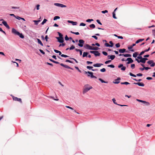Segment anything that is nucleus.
I'll return each instance as SVG.
<instances>
[{"mask_svg":"<svg viewBox=\"0 0 155 155\" xmlns=\"http://www.w3.org/2000/svg\"><path fill=\"white\" fill-rule=\"evenodd\" d=\"M85 48L87 49L91 50L92 48V46L89 45L88 44H86L85 46Z\"/></svg>","mask_w":155,"mask_h":155,"instance_id":"18","label":"nucleus"},{"mask_svg":"<svg viewBox=\"0 0 155 155\" xmlns=\"http://www.w3.org/2000/svg\"><path fill=\"white\" fill-rule=\"evenodd\" d=\"M93 19H88L86 20V21L87 22H90L91 21H93Z\"/></svg>","mask_w":155,"mask_h":155,"instance_id":"44","label":"nucleus"},{"mask_svg":"<svg viewBox=\"0 0 155 155\" xmlns=\"http://www.w3.org/2000/svg\"><path fill=\"white\" fill-rule=\"evenodd\" d=\"M135 84H137L139 86L143 87L144 86V84L143 83L140 82H138L137 83H134Z\"/></svg>","mask_w":155,"mask_h":155,"instance_id":"19","label":"nucleus"},{"mask_svg":"<svg viewBox=\"0 0 155 155\" xmlns=\"http://www.w3.org/2000/svg\"><path fill=\"white\" fill-rule=\"evenodd\" d=\"M99 80L102 83H108V82L107 81H105L102 79L101 78H99Z\"/></svg>","mask_w":155,"mask_h":155,"instance_id":"28","label":"nucleus"},{"mask_svg":"<svg viewBox=\"0 0 155 155\" xmlns=\"http://www.w3.org/2000/svg\"><path fill=\"white\" fill-rule=\"evenodd\" d=\"M113 17L114 19H117V18L115 16V12H113Z\"/></svg>","mask_w":155,"mask_h":155,"instance_id":"34","label":"nucleus"},{"mask_svg":"<svg viewBox=\"0 0 155 155\" xmlns=\"http://www.w3.org/2000/svg\"><path fill=\"white\" fill-rule=\"evenodd\" d=\"M107 66L112 68H114L115 67L114 65L112 64L108 65Z\"/></svg>","mask_w":155,"mask_h":155,"instance_id":"45","label":"nucleus"},{"mask_svg":"<svg viewBox=\"0 0 155 155\" xmlns=\"http://www.w3.org/2000/svg\"><path fill=\"white\" fill-rule=\"evenodd\" d=\"M49 97L50 98H52V99H53V100H56V101H58V99H55V98H54L53 97H52V96Z\"/></svg>","mask_w":155,"mask_h":155,"instance_id":"47","label":"nucleus"},{"mask_svg":"<svg viewBox=\"0 0 155 155\" xmlns=\"http://www.w3.org/2000/svg\"><path fill=\"white\" fill-rule=\"evenodd\" d=\"M12 97L14 101H19L21 103L22 102L21 100V98H18L16 97H15L13 96H12Z\"/></svg>","mask_w":155,"mask_h":155,"instance_id":"3","label":"nucleus"},{"mask_svg":"<svg viewBox=\"0 0 155 155\" xmlns=\"http://www.w3.org/2000/svg\"><path fill=\"white\" fill-rule=\"evenodd\" d=\"M58 41L61 43H62L64 42V38L63 37H56Z\"/></svg>","mask_w":155,"mask_h":155,"instance_id":"8","label":"nucleus"},{"mask_svg":"<svg viewBox=\"0 0 155 155\" xmlns=\"http://www.w3.org/2000/svg\"><path fill=\"white\" fill-rule=\"evenodd\" d=\"M58 35L59 36V37H63V35L62 34H61L60 33L58 32Z\"/></svg>","mask_w":155,"mask_h":155,"instance_id":"57","label":"nucleus"},{"mask_svg":"<svg viewBox=\"0 0 155 155\" xmlns=\"http://www.w3.org/2000/svg\"><path fill=\"white\" fill-rule=\"evenodd\" d=\"M75 48V47L74 45H72L71 47L69 48L70 50H71L74 49Z\"/></svg>","mask_w":155,"mask_h":155,"instance_id":"40","label":"nucleus"},{"mask_svg":"<svg viewBox=\"0 0 155 155\" xmlns=\"http://www.w3.org/2000/svg\"><path fill=\"white\" fill-rule=\"evenodd\" d=\"M79 43L78 44V45L81 47L83 46V45L84 43V41L82 39H80L79 40Z\"/></svg>","mask_w":155,"mask_h":155,"instance_id":"4","label":"nucleus"},{"mask_svg":"<svg viewBox=\"0 0 155 155\" xmlns=\"http://www.w3.org/2000/svg\"><path fill=\"white\" fill-rule=\"evenodd\" d=\"M126 51V49L124 48H123L122 49H120L119 50V51L120 53H123L124 52Z\"/></svg>","mask_w":155,"mask_h":155,"instance_id":"21","label":"nucleus"},{"mask_svg":"<svg viewBox=\"0 0 155 155\" xmlns=\"http://www.w3.org/2000/svg\"><path fill=\"white\" fill-rule=\"evenodd\" d=\"M137 101H139V102H142V103H145L147 105H148L150 104L148 102H147L145 101H142V100H139V99H137Z\"/></svg>","mask_w":155,"mask_h":155,"instance_id":"14","label":"nucleus"},{"mask_svg":"<svg viewBox=\"0 0 155 155\" xmlns=\"http://www.w3.org/2000/svg\"><path fill=\"white\" fill-rule=\"evenodd\" d=\"M129 74L130 75V76H133V77H136V75L133 74L131 73H130H130Z\"/></svg>","mask_w":155,"mask_h":155,"instance_id":"43","label":"nucleus"},{"mask_svg":"<svg viewBox=\"0 0 155 155\" xmlns=\"http://www.w3.org/2000/svg\"><path fill=\"white\" fill-rule=\"evenodd\" d=\"M80 25L82 26H85L86 25V24L84 23H80Z\"/></svg>","mask_w":155,"mask_h":155,"instance_id":"63","label":"nucleus"},{"mask_svg":"<svg viewBox=\"0 0 155 155\" xmlns=\"http://www.w3.org/2000/svg\"><path fill=\"white\" fill-rule=\"evenodd\" d=\"M104 45H105V46H106V47H110V45H109L108 43H105L104 44Z\"/></svg>","mask_w":155,"mask_h":155,"instance_id":"48","label":"nucleus"},{"mask_svg":"<svg viewBox=\"0 0 155 155\" xmlns=\"http://www.w3.org/2000/svg\"><path fill=\"white\" fill-rule=\"evenodd\" d=\"M37 40L39 44H40L41 46H43V43L41 42V41L40 40V39L38 38H37Z\"/></svg>","mask_w":155,"mask_h":155,"instance_id":"22","label":"nucleus"},{"mask_svg":"<svg viewBox=\"0 0 155 155\" xmlns=\"http://www.w3.org/2000/svg\"><path fill=\"white\" fill-rule=\"evenodd\" d=\"M68 22L69 23H70L72 24V25H76L77 24V22H74L73 21H69V20H68Z\"/></svg>","mask_w":155,"mask_h":155,"instance_id":"17","label":"nucleus"},{"mask_svg":"<svg viewBox=\"0 0 155 155\" xmlns=\"http://www.w3.org/2000/svg\"><path fill=\"white\" fill-rule=\"evenodd\" d=\"M18 35L21 38H24V36L23 35L22 33H19V34H18Z\"/></svg>","mask_w":155,"mask_h":155,"instance_id":"27","label":"nucleus"},{"mask_svg":"<svg viewBox=\"0 0 155 155\" xmlns=\"http://www.w3.org/2000/svg\"><path fill=\"white\" fill-rule=\"evenodd\" d=\"M90 53L94 54L95 56H99L100 55V53L97 51H90Z\"/></svg>","mask_w":155,"mask_h":155,"instance_id":"2","label":"nucleus"},{"mask_svg":"<svg viewBox=\"0 0 155 155\" xmlns=\"http://www.w3.org/2000/svg\"><path fill=\"white\" fill-rule=\"evenodd\" d=\"M66 62H68L71 63H73V62L72 61H71L69 60H66L65 61Z\"/></svg>","mask_w":155,"mask_h":155,"instance_id":"51","label":"nucleus"},{"mask_svg":"<svg viewBox=\"0 0 155 155\" xmlns=\"http://www.w3.org/2000/svg\"><path fill=\"white\" fill-rule=\"evenodd\" d=\"M61 56L62 57H64V58H66V57H68V56H67V55L64 54H62L61 55Z\"/></svg>","mask_w":155,"mask_h":155,"instance_id":"53","label":"nucleus"},{"mask_svg":"<svg viewBox=\"0 0 155 155\" xmlns=\"http://www.w3.org/2000/svg\"><path fill=\"white\" fill-rule=\"evenodd\" d=\"M12 32L15 35H17L19 34V32L17 31L15 29L13 28L12 29Z\"/></svg>","mask_w":155,"mask_h":155,"instance_id":"11","label":"nucleus"},{"mask_svg":"<svg viewBox=\"0 0 155 155\" xmlns=\"http://www.w3.org/2000/svg\"><path fill=\"white\" fill-rule=\"evenodd\" d=\"M60 7H61L62 8L66 7V6L65 5H64L63 4H61Z\"/></svg>","mask_w":155,"mask_h":155,"instance_id":"50","label":"nucleus"},{"mask_svg":"<svg viewBox=\"0 0 155 155\" xmlns=\"http://www.w3.org/2000/svg\"><path fill=\"white\" fill-rule=\"evenodd\" d=\"M115 57V56L114 55H110V58H108V59H110L111 60H113L114 59Z\"/></svg>","mask_w":155,"mask_h":155,"instance_id":"24","label":"nucleus"},{"mask_svg":"<svg viewBox=\"0 0 155 155\" xmlns=\"http://www.w3.org/2000/svg\"><path fill=\"white\" fill-rule=\"evenodd\" d=\"M60 17L58 16H55L54 18V20H56L57 19H60Z\"/></svg>","mask_w":155,"mask_h":155,"instance_id":"32","label":"nucleus"},{"mask_svg":"<svg viewBox=\"0 0 155 155\" xmlns=\"http://www.w3.org/2000/svg\"><path fill=\"white\" fill-rule=\"evenodd\" d=\"M120 80V78H118L117 79L115 80L114 81H113V83L115 84H118L120 82V81H119Z\"/></svg>","mask_w":155,"mask_h":155,"instance_id":"13","label":"nucleus"},{"mask_svg":"<svg viewBox=\"0 0 155 155\" xmlns=\"http://www.w3.org/2000/svg\"><path fill=\"white\" fill-rule=\"evenodd\" d=\"M61 4L58 3H55L54 4V5L56 6L60 7V6Z\"/></svg>","mask_w":155,"mask_h":155,"instance_id":"39","label":"nucleus"},{"mask_svg":"<svg viewBox=\"0 0 155 155\" xmlns=\"http://www.w3.org/2000/svg\"><path fill=\"white\" fill-rule=\"evenodd\" d=\"M39 51L43 54H45V52L42 50L39 49Z\"/></svg>","mask_w":155,"mask_h":155,"instance_id":"58","label":"nucleus"},{"mask_svg":"<svg viewBox=\"0 0 155 155\" xmlns=\"http://www.w3.org/2000/svg\"><path fill=\"white\" fill-rule=\"evenodd\" d=\"M99 48L97 47H92V48L91 50H98Z\"/></svg>","mask_w":155,"mask_h":155,"instance_id":"25","label":"nucleus"},{"mask_svg":"<svg viewBox=\"0 0 155 155\" xmlns=\"http://www.w3.org/2000/svg\"><path fill=\"white\" fill-rule=\"evenodd\" d=\"M75 68L77 70L80 72H81V71L77 67L75 66Z\"/></svg>","mask_w":155,"mask_h":155,"instance_id":"61","label":"nucleus"},{"mask_svg":"<svg viewBox=\"0 0 155 155\" xmlns=\"http://www.w3.org/2000/svg\"><path fill=\"white\" fill-rule=\"evenodd\" d=\"M111 62V60H108V61H106L105 62V64H107L108 63H110Z\"/></svg>","mask_w":155,"mask_h":155,"instance_id":"60","label":"nucleus"},{"mask_svg":"<svg viewBox=\"0 0 155 155\" xmlns=\"http://www.w3.org/2000/svg\"><path fill=\"white\" fill-rule=\"evenodd\" d=\"M85 73V74L88 73V74H90L91 75L90 76H91V78H97V77H96L94 76L93 75V73L92 72H90V71H88V72L86 71Z\"/></svg>","mask_w":155,"mask_h":155,"instance_id":"6","label":"nucleus"},{"mask_svg":"<svg viewBox=\"0 0 155 155\" xmlns=\"http://www.w3.org/2000/svg\"><path fill=\"white\" fill-rule=\"evenodd\" d=\"M101 12L103 13L104 14L106 13H107L108 11L107 10H105L104 11H103Z\"/></svg>","mask_w":155,"mask_h":155,"instance_id":"56","label":"nucleus"},{"mask_svg":"<svg viewBox=\"0 0 155 155\" xmlns=\"http://www.w3.org/2000/svg\"><path fill=\"white\" fill-rule=\"evenodd\" d=\"M120 84H126V85L130 84V83H128V82H121L120 83Z\"/></svg>","mask_w":155,"mask_h":155,"instance_id":"31","label":"nucleus"},{"mask_svg":"<svg viewBox=\"0 0 155 155\" xmlns=\"http://www.w3.org/2000/svg\"><path fill=\"white\" fill-rule=\"evenodd\" d=\"M115 46L117 48H119L120 46V44L119 43L116 44Z\"/></svg>","mask_w":155,"mask_h":155,"instance_id":"54","label":"nucleus"},{"mask_svg":"<svg viewBox=\"0 0 155 155\" xmlns=\"http://www.w3.org/2000/svg\"><path fill=\"white\" fill-rule=\"evenodd\" d=\"M71 32L72 33L75 34L77 35H79V33L78 32H73L72 31H71Z\"/></svg>","mask_w":155,"mask_h":155,"instance_id":"38","label":"nucleus"},{"mask_svg":"<svg viewBox=\"0 0 155 155\" xmlns=\"http://www.w3.org/2000/svg\"><path fill=\"white\" fill-rule=\"evenodd\" d=\"M89 27L91 28H95V26L94 24H92L89 25Z\"/></svg>","mask_w":155,"mask_h":155,"instance_id":"30","label":"nucleus"},{"mask_svg":"<svg viewBox=\"0 0 155 155\" xmlns=\"http://www.w3.org/2000/svg\"><path fill=\"white\" fill-rule=\"evenodd\" d=\"M135 65L134 64H132L131 65V67L132 69H133L135 68Z\"/></svg>","mask_w":155,"mask_h":155,"instance_id":"42","label":"nucleus"},{"mask_svg":"<svg viewBox=\"0 0 155 155\" xmlns=\"http://www.w3.org/2000/svg\"><path fill=\"white\" fill-rule=\"evenodd\" d=\"M144 39H139L136 42V44H138L140 42H141L143 41H144Z\"/></svg>","mask_w":155,"mask_h":155,"instance_id":"23","label":"nucleus"},{"mask_svg":"<svg viewBox=\"0 0 155 155\" xmlns=\"http://www.w3.org/2000/svg\"><path fill=\"white\" fill-rule=\"evenodd\" d=\"M102 53L104 55L107 56V53L105 51H103Z\"/></svg>","mask_w":155,"mask_h":155,"instance_id":"49","label":"nucleus"},{"mask_svg":"<svg viewBox=\"0 0 155 155\" xmlns=\"http://www.w3.org/2000/svg\"><path fill=\"white\" fill-rule=\"evenodd\" d=\"M40 20H34L33 21L35 22V24L36 25H37L38 24V22H40Z\"/></svg>","mask_w":155,"mask_h":155,"instance_id":"29","label":"nucleus"},{"mask_svg":"<svg viewBox=\"0 0 155 155\" xmlns=\"http://www.w3.org/2000/svg\"><path fill=\"white\" fill-rule=\"evenodd\" d=\"M136 45V43L135 44H133L132 45H131L130 46L128 47V48L130 50V51L132 52H134V49H132L133 47L135 46Z\"/></svg>","mask_w":155,"mask_h":155,"instance_id":"7","label":"nucleus"},{"mask_svg":"<svg viewBox=\"0 0 155 155\" xmlns=\"http://www.w3.org/2000/svg\"><path fill=\"white\" fill-rule=\"evenodd\" d=\"M92 88L93 87L92 86H90L88 84H85L84 87V88L83 91V94H84L91 89H92Z\"/></svg>","mask_w":155,"mask_h":155,"instance_id":"1","label":"nucleus"},{"mask_svg":"<svg viewBox=\"0 0 155 155\" xmlns=\"http://www.w3.org/2000/svg\"><path fill=\"white\" fill-rule=\"evenodd\" d=\"M147 63L149 64H150V66L151 67H154L155 66V63L153 62V60H150L147 62Z\"/></svg>","mask_w":155,"mask_h":155,"instance_id":"5","label":"nucleus"},{"mask_svg":"<svg viewBox=\"0 0 155 155\" xmlns=\"http://www.w3.org/2000/svg\"><path fill=\"white\" fill-rule=\"evenodd\" d=\"M126 61H128L127 62V64H129L132 63L133 62V60L130 58H127Z\"/></svg>","mask_w":155,"mask_h":155,"instance_id":"9","label":"nucleus"},{"mask_svg":"<svg viewBox=\"0 0 155 155\" xmlns=\"http://www.w3.org/2000/svg\"><path fill=\"white\" fill-rule=\"evenodd\" d=\"M2 23L8 29H9L10 28L9 25L7 24L6 21H2Z\"/></svg>","mask_w":155,"mask_h":155,"instance_id":"15","label":"nucleus"},{"mask_svg":"<svg viewBox=\"0 0 155 155\" xmlns=\"http://www.w3.org/2000/svg\"><path fill=\"white\" fill-rule=\"evenodd\" d=\"M136 60L137 61L138 63L142 62L143 63H145L146 62L144 58H143L141 60H140L136 58Z\"/></svg>","mask_w":155,"mask_h":155,"instance_id":"10","label":"nucleus"},{"mask_svg":"<svg viewBox=\"0 0 155 155\" xmlns=\"http://www.w3.org/2000/svg\"><path fill=\"white\" fill-rule=\"evenodd\" d=\"M54 51L55 52V53H59V55H61V52L59 51H58V50H56V49H54Z\"/></svg>","mask_w":155,"mask_h":155,"instance_id":"26","label":"nucleus"},{"mask_svg":"<svg viewBox=\"0 0 155 155\" xmlns=\"http://www.w3.org/2000/svg\"><path fill=\"white\" fill-rule=\"evenodd\" d=\"M69 38L67 36V35H66L65 37V39L66 41H68L69 40Z\"/></svg>","mask_w":155,"mask_h":155,"instance_id":"64","label":"nucleus"},{"mask_svg":"<svg viewBox=\"0 0 155 155\" xmlns=\"http://www.w3.org/2000/svg\"><path fill=\"white\" fill-rule=\"evenodd\" d=\"M48 36L46 35L45 37V39L46 41H48Z\"/></svg>","mask_w":155,"mask_h":155,"instance_id":"55","label":"nucleus"},{"mask_svg":"<svg viewBox=\"0 0 155 155\" xmlns=\"http://www.w3.org/2000/svg\"><path fill=\"white\" fill-rule=\"evenodd\" d=\"M137 52H135L133 54V57L134 58H135L137 57Z\"/></svg>","mask_w":155,"mask_h":155,"instance_id":"36","label":"nucleus"},{"mask_svg":"<svg viewBox=\"0 0 155 155\" xmlns=\"http://www.w3.org/2000/svg\"><path fill=\"white\" fill-rule=\"evenodd\" d=\"M97 22V23H98L100 25H102V23L100 22V21L99 20L97 19V20L96 21Z\"/></svg>","mask_w":155,"mask_h":155,"instance_id":"59","label":"nucleus"},{"mask_svg":"<svg viewBox=\"0 0 155 155\" xmlns=\"http://www.w3.org/2000/svg\"><path fill=\"white\" fill-rule=\"evenodd\" d=\"M88 54V52H84L83 53L82 57L83 58L85 57H87Z\"/></svg>","mask_w":155,"mask_h":155,"instance_id":"20","label":"nucleus"},{"mask_svg":"<svg viewBox=\"0 0 155 155\" xmlns=\"http://www.w3.org/2000/svg\"><path fill=\"white\" fill-rule=\"evenodd\" d=\"M60 64L61 66L63 67H65V68H67L68 69H71L72 70L73 69L72 68L68 66V65H64L62 63H61V64Z\"/></svg>","mask_w":155,"mask_h":155,"instance_id":"12","label":"nucleus"},{"mask_svg":"<svg viewBox=\"0 0 155 155\" xmlns=\"http://www.w3.org/2000/svg\"><path fill=\"white\" fill-rule=\"evenodd\" d=\"M87 69H91L92 68H93V67H92V66H87Z\"/></svg>","mask_w":155,"mask_h":155,"instance_id":"62","label":"nucleus"},{"mask_svg":"<svg viewBox=\"0 0 155 155\" xmlns=\"http://www.w3.org/2000/svg\"><path fill=\"white\" fill-rule=\"evenodd\" d=\"M109 43L110 44V47H112L114 45V44L112 42V41H109Z\"/></svg>","mask_w":155,"mask_h":155,"instance_id":"35","label":"nucleus"},{"mask_svg":"<svg viewBox=\"0 0 155 155\" xmlns=\"http://www.w3.org/2000/svg\"><path fill=\"white\" fill-rule=\"evenodd\" d=\"M126 68V67H125L123 66V67H122L121 68V69L122 71H125V70Z\"/></svg>","mask_w":155,"mask_h":155,"instance_id":"52","label":"nucleus"},{"mask_svg":"<svg viewBox=\"0 0 155 155\" xmlns=\"http://www.w3.org/2000/svg\"><path fill=\"white\" fill-rule=\"evenodd\" d=\"M100 71L101 72H104L106 71V69L104 68H103L100 70Z\"/></svg>","mask_w":155,"mask_h":155,"instance_id":"41","label":"nucleus"},{"mask_svg":"<svg viewBox=\"0 0 155 155\" xmlns=\"http://www.w3.org/2000/svg\"><path fill=\"white\" fill-rule=\"evenodd\" d=\"M103 65V64L100 63H97L93 65L94 67H101V65Z\"/></svg>","mask_w":155,"mask_h":155,"instance_id":"16","label":"nucleus"},{"mask_svg":"<svg viewBox=\"0 0 155 155\" xmlns=\"http://www.w3.org/2000/svg\"><path fill=\"white\" fill-rule=\"evenodd\" d=\"M47 21V20L46 19H44L43 21L41 23V24L42 25H44L46 22Z\"/></svg>","mask_w":155,"mask_h":155,"instance_id":"33","label":"nucleus"},{"mask_svg":"<svg viewBox=\"0 0 155 155\" xmlns=\"http://www.w3.org/2000/svg\"><path fill=\"white\" fill-rule=\"evenodd\" d=\"M112 100L113 102V103L116 104L117 105L118 104H117V103L116 102V100L115 98H114L112 99Z\"/></svg>","mask_w":155,"mask_h":155,"instance_id":"37","label":"nucleus"},{"mask_svg":"<svg viewBox=\"0 0 155 155\" xmlns=\"http://www.w3.org/2000/svg\"><path fill=\"white\" fill-rule=\"evenodd\" d=\"M49 97L50 98H52V99H53V100H56V101H58V99H55V98H54L53 97H52V96Z\"/></svg>","mask_w":155,"mask_h":155,"instance_id":"46","label":"nucleus"}]
</instances>
